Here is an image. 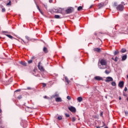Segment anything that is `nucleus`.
Wrapping results in <instances>:
<instances>
[{
	"label": "nucleus",
	"instance_id": "nucleus-43",
	"mask_svg": "<svg viewBox=\"0 0 128 128\" xmlns=\"http://www.w3.org/2000/svg\"><path fill=\"white\" fill-rule=\"evenodd\" d=\"M27 90H32V88H30V87H28L27 88Z\"/></svg>",
	"mask_w": 128,
	"mask_h": 128
},
{
	"label": "nucleus",
	"instance_id": "nucleus-18",
	"mask_svg": "<svg viewBox=\"0 0 128 128\" xmlns=\"http://www.w3.org/2000/svg\"><path fill=\"white\" fill-rule=\"evenodd\" d=\"M82 10V6H80L78 8V10L80 12V10Z\"/></svg>",
	"mask_w": 128,
	"mask_h": 128
},
{
	"label": "nucleus",
	"instance_id": "nucleus-12",
	"mask_svg": "<svg viewBox=\"0 0 128 128\" xmlns=\"http://www.w3.org/2000/svg\"><path fill=\"white\" fill-rule=\"evenodd\" d=\"M110 69L108 68V70H105V73L106 74H108L110 72Z\"/></svg>",
	"mask_w": 128,
	"mask_h": 128
},
{
	"label": "nucleus",
	"instance_id": "nucleus-34",
	"mask_svg": "<svg viewBox=\"0 0 128 128\" xmlns=\"http://www.w3.org/2000/svg\"><path fill=\"white\" fill-rule=\"evenodd\" d=\"M114 6H118V4H116V2H114Z\"/></svg>",
	"mask_w": 128,
	"mask_h": 128
},
{
	"label": "nucleus",
	"instance_id": "nucleus-23",
	"mask_svg": "<svg viewBox=\"0 0 128 128\" xmlns=\"http://www.w3.org/2000/svg\"><path fill=\"white\" fill-rule=\"evenodd\" d=\"M122 52H126V50L125 48H122L121 50Z\"/></svg>",
	"mask_w": 128,
	"mask_h": 128
},
{
	"label": "nucleus",
	"instance_id": "nucleus-22",
	"mask_svg": "<svg viewBox=\"0 0 128 128\" xmlns=\"http://www.w3.org/2000/svg\"><path fill=\"white\" fill-rule=\"evenodd\" d=\"M55 18H60V16L59 15H55Z\"/></svg>",
	"mask_w": 128,
	"mask_h": 128
},
{
	"label": "nucleus",
	"instance_id": "nucleus-59",
	"mask_svg": "<svg viewBox=\"0 0 128 128\" xmlns=\"http://www.w3.org/2000/svg\"><path fill=\"white\" fill-rule=\"evenodd\" d=\"M124 30V31L125 30Z\"/></svg>",
	"mask_w": 128,
	"mask_h": 128
},
{
	"label": "nucleus",
	"instance_id": "nucleus-28",
	"mask_svg": "<svg viewBox=\"0 0 128 128\" xmlns=\"http://www.w3.org/2000/svg\"><path fill=\"white\" fill-rule=\"evenodd\" d=\"M58 96H59L58 94H55L53 96V97L56 98H56H58Z\"/></svg>",
	"mask_w": 128,
	"mask_h": 128
},
{
	"label": "nucleus",
	"instance_id": "nucleus-4",
	"mask_svg": "<svg viewBox=\"0 0 128 128\" xmlns=\"http://www.w3.org/2000/svg\"><path fill=\"white\" fill-rule=\"evenodd\" d=\"M116 8L118 10H124V6L120 4Z\"/></svg>",
	"mask_w": 128,
	"mask_h": 128
},
{
	"label": "nucleus",
	"instance_id": "nucleus-51",
	"mask_svg": "<svg viewBox=\"0 0 128 128\" xmlns=\"http://www.w3.org/2000/svg\"><path fill=\"white\" fill-rule=\"evenodd\" d=\"M0 112H2V110L0 109Z\"/></svg>",
	"mask_w": 128,
	"mask_h": 128
},
{
	"label": "nucleus",
	"instance_id": "nucleus-35",
	"mask_svg": "<svg viewBox=\"0 0 128 128\" xmlns=\"http://www.w3.org/2000/svg\"><path fill=\"white\" fill-rule=\"evenodd\" d=\"M32 60H30L28 61V64H32Z\"/></svg>",
	"mask_w": 128,
	"mask_h": 128
},
{
	"label": "nucleus",
	"instance_id": "nucleus-26",
	"mask_svg": "<svg viewBox=\"0 0 128 128\" xmlns=\"http://www.w3.org/2000/svg\"><path fill=\"white\" fill-rule=\"evenodd\" d=\"M26 38L28 40H32V39H30V37L26 36Z\"/></svg>",
	"mask_w": 128,
	"mask_h": 128
},
{
	"label": "nucleus",
	"instance_id": "nucleus-7",
	"mask_svg": "<svg viewBox=\"0 0 128 128\" xmlns=\"http://www.w3.org/2000/svg\"><path fill=\"white\" fill-rule=\"evenodd\" d=\"M64 12V8H58V9L56 10V12H59L60 14H62Z\"/></svg>",
	"mask_w": 128,
	"mask_h": 128
},
{
	"label": "nucleus",
	"instance_id": "nucleus-31",
	"mask_svg": "<svg viewBox=\"0 0 128 128\" xmlns=\"http://www.w3.org/2000/svg\"><path fill=\"white\" fill-rule=\"evenodd\" d=\"M6 6H12V2L10 1L7 4Z\"/></svg>",
	"mask_w": 128,
	"mask_h": 128
},
{
	"label": "nucleus",
	"instance_id": "nucleus-53",
	"mask_svg": "<svg viewBox=\"0 0 128 128\" xmlns=\"http://www.w3.org/2000/svg\"><path fill=\"white\" fill-rule=\"evenodd\" d=\"M100 116H102V113H101V114H100Z\"/></svg>",
	"mask_w": 128,
	"mask_h": 128
},
{
	"label": "nucleus",
	"instance_id": "nucleus-55",
	"mask_svg": "<svg viewBox=\"0 0 128 128\" xmlns=\"http://www.w3.org/2000/svg\"><path fill=\"white\" fill-rule=\"evenodd\" d=\"M126 100H128V98H126Z\"/></svg>",
	"mask_w": 128,
	"mask_h": 128
},
{
	"label": "nucleus",
	"instance_id": "nucleus-49",
	"mask_svg": "<svg viewBox=\"0 0 128 128\" xmlns=\"http://www.w3.org/2000/svg\"><path fill=\"white\" fill-rule=\"evenodd\" d=\"M106 98H108V96H105Z\"/></svg>",
	"mask_w": 128,
	"mask_h": 128
},
{
	"label": "nucleus",
	"instance_id": "nucleus-36",
	"mask_svg": "<svg viewBox=\"0 0 128 128\" xmlns=\"http://www.w3.org/2000/svg\"><path fill=\"white\" fill-rule=\"evenodd\" d=\"M22 98V96H20L18 97V100H20L21 98Z\"/></svg>",
	"mask_w": 128,
	"mask_h": 128
},
{
	"label": "nucleus",
	"instance_id": "nucleus-57",
	"mask_svg": "<svg viewBox=\"0 0 128 128\" xmlns=\"http://www.w3.org/2000/svg\"><path fill=\"white\" fill-rule=\"evenodd\" d=\"M97 128H100V127H96Z\"/></svg>",
	"mask_w": 128,
	"mask_h": 128
},
{
	"label": "nucleus",
	"instance_id": "nucleus-13",
	"mask_svg": "<svg viewBox=\"0 0 128 128\" xmlns=\"http://www.w3.org/2000/svg\"><path fill=\"white\" fill-rule=\"evenodd\" d=\"M77 100H78V102H82V97H78V98H77Z\"/></svg>",
	"mask_w": 128,
	"mask_h": 128
},
{
	"label": "nucleus",
	"instance_id": "nucleus-33",
	"mask_svg": "<svg viewBox=\"0 0 128 128\" xmlns=\"http://www.w3.org/2000/svg\"><path fill=\"white\" fill-rule=\"evenodd\" d=\"M65 116L66 118H70V114H65Z\"/></svg>",
	"mask_w": 128,
	"mask_h": 128
},
{
	"label": "nucleus",
	"instance_id": "nucleus-8",
	"mask_svg": "<svg viewBox=\"0 0 128 128\" xmlns=\"http://www.w3.org/2000/svg\"><path fill=\"white\" fill-rule=\"evenodd\" d=\"M94 80H102V78L100 76H96L94 77Z\"/></svg>",
	"mask_w": 128,
	"mask_h": 128
},
{
	"label": "nucleus",
	"instance_id": "nucleus-39",
	"mask_svg": "<svg viewBox=\"0 0 128 128\" xmlns=\"http://www.w3.org/2000/svg\"><path fill=\"white\" fill-rule=\"evenodd\" d=\"M125 114H126V116H128V111H125Z\"/></svg>",
	"mask_w": 128,
	"mask_h": 128
},
{
	"label": "nucleus",
	"instance_id": "nucleus-27",
	"mask_svg": "<svg viewBox=\"0 0 128 128\" xmlns=\"http://www.w3.org/2000/svg\"><path fill=\"white\" fill-rule=\"evenodd\" d=\"M2 12H6V8H2Z\"/></svg>",
	"mask_w": 128,
	"mask_h": 128
},
{
	"label": "nucleus",
	"instance_id": "nucleus-42",
	"mask_svg": "<svg viewBox=\"0 0 128 128\" xmlns=\"http://www.w3.org/2000/svg\"><path fill=\"white\" fill-rule=\"evenodd\" d=\"M46 86V84H43V88H44V86Z\"/></svg>",
	"mask_w": 128,
	"mask_h": 128
},
{
	"label": "nucleus",
	"instance_id": "nucleus-48",
	"mask_svg": "<svg viewBox=\"0 0 128 128\" xmlns=\"http://www.w3.org/2000/svg\"><path fill=\"white\" fill-rule=\"evenodd\" d=\"M22 42H24V44H26V42L24 40H22Z\"/></svg>",
	"mask_w": 128,
	"mask_h": 128
},
{
	"label": "nucleus",
	"instance_id": "nucleus-38",
	"mask_svg": "<svg viewBox=\"0 0 128 128\" xmlns=\"http://www.w3.org/2000/svg\"><path fill=\"white\" fill-rule=\"evenodd\" d=\"M124 90V92H127L128 88L126 87H125Z\"/></svg>",
	"mask_w": 128,
	"mask_h": 128
},
{
	"label": "nucleus",
	"instance_id": "nucleus-45",
	"mask_svg": "<svg viewBox=\"0 0 128 128\" xmlns=\"http://www.w3.org/2000/svg\"><path fill=\"white\" fill-rule=\"evenodd\" d=\"M123 96H126V94H124Z\"/></svg>",
	"mask_w": 128,
	"mask_h": 128
},
{
	"label": "nucleus",
	"instance_id": "nucleus-30",
	"mask_svg": "<svg viewBox=\"0 0 128 128\" xmlns=\"http://www.w3.org/2000/svg\"><path fill=\"white\" fill-rule=\"evenodd\" d=\"M72 122H76V118L74 117H72Z\"/></svg>",
	"mask_w": 128,
	"mask_h": 128
},
{
	"label": "nucleus",
	"instance_id": "nucleus-50",
	"mask_svg": "<svg viewBox=\"0 0 128 128\" xmlns=\"http://www.w3.org/2000/svg\"><path fill=\"white\" fill-rule=\"evenodd\" d=\"M45 6V8H48V6Z\"/></svg>",
	"mask_w": 128,
	"mask_h": 128
},
{
	"label": "nucleus",
	"instance_id": "nucleus-41",
	"mask_svg": "<svg viewBox=\"0 0 128 128\" xmlns=\"http://www.w3.org/2000/svg\"><path fill=\"white\" fill-rule=\"evenodd\" d=\"M49 2H50V3L52 2V0H49Z\"/></svg>",
	"mask_w": 128,
	"mask_h": 128
},
{
	"label": "nucleus",
	"instance_id": "nucleus-56",
	"mask_svg": "<svg viewBox=\"0 0 128 128\" xmlns=\"http://www.w3.org/2000/svg\"><path fill=\"white\" fill-rule=\"evenodd\" d=\"M119 30H120V29Z\"/></svg>",
	"mask_w": 128,
	"mask_h": 128
},
{
	"label": "nucleus",
	"instance_id": "nucleus-20",
	"mask_svg": "<svg viewBox=\"0 0 128 128\" xmlns=\"http://www.w3.org/2000/svg\"><path fill=\"white\" fill-rule=\"evenodd\" d=\"M6 36H8V38H10L11 40H12V36L10 35H8V34H6Z\"/></svg>",
	"mask_w": 128,
	"mask_h": 128
},
{
	"label": "nucleus",
	"instance_id": "nucleus-54",
	"mask_svg": "<svg viewBox=\"0 0 128 128\" xmlns=\"http://www.w3.org/2000/svg\"><path fill=\"white\" fill-rule=\"evenodd\" d=\"M6 32V33H8V32Z\"/></svg>",
	"mask_w": 128,
	"mask_h": 128
},
{
	"label": "nucleus",
	"instance_id": "nucleus-52",
	"mask_svg": "<svg viewBox=\"0 0 128 128\" xmlns=\"http://www.w3.org/2000/svg\"><path fill=\"white\" fill-rule=\"evenodd\" d=\"M119 100H122V98H120Z\"/></svg>",
	"mask_w": 128,
	"mask_h": 128
},
{
	"label": "nucleus",
	"instance_id": "nucleus-29",
	"mask_svg": "<svg viewBox=\"0 0 128 128\" xmlns=\"http://www.w3.org/2000/svg\"><path fill=\"white\" fill-rule=\"evenodd\" d=\"M66 98L67 100H72V98L70 96H67Z\"/></svg>",
	"mask_w": 128,
	"mask_h": 128
},
{
	"label": "nucleus",
	"instance_id": "nucleus-10",
	"mask_svg": "<svg viewBox=\"0 0 128 128\" xmlns=\"http://www.w3.org/2000/svg\"><path fill=\"white\" fill-rule=\"evenodd\" d=\"M56 102H62V100L61 98H56Z\"/></svg>",
	"mask_w": 128,
	"mask_h": 128
},
{
	"label": "nucleus",
	"instance_id": "nucleus-25",
	"mask_svg": "<svg viewBox=\"0 0 128 128\" xmlns=\"http://www.w3.org/2000/svg\"><path fill=\"white\" fill-rule=\"evenodd\" d=\"M112 85L113 86H116V84L115 83V82H112Z\"/></svg>",
	"mask_w": 128,
	"mask_h": 128
},
{
	"label": "nucleus",
	"instance_id": "nucleus-24",
	"mask_svg": "<svg viewBox=\"0 0 128 128\" xmlns=\"http://www.w3.org/2000/svg\"><path fill=\"white\" fill-rule=\"evenodd\" d=\"M58 120H62V116H58Z\"/></svg>",
	"mask_w": 128,
	"mask_h": 128
},
{
	"label": "nucleus",
	"instance_id": "nucleus-14",
	"mask_svg": "<svg viewBox=\"0 0 128 128\" xmlns=\"http://www.w3.org/2000/svg\"><path fill=\"white\" fill-rule=\"evenodd\" d=\"M94 52H100V48H94Z\"/></svg>",
	"mask_w": 128,
	"mask_h": 128
},
{
	"label": "nucleus",
	"instance_id": "nucleus-11",
	"mask_svg": "<svg viewBox=\"0 0 128 128\" xmlns=\"http://www.w3.org/2000/svg\"><path fill=\"white\" fill-rule=\"evenodd\" d=\"M20 64H22V66H26V62H20Z\"/></svg>",
	"mask_w": 128,
	"mask_h": 128
},
{
	"label": "nucleus",
	"instance_id": "nucleus-44",
	"mask_svg": "<svg viewBox=\"0 0 128 128\" xmlns=\"http://www.w3.org/2000/svg\"><path fill=\"white\" fill-rule=\"evenodd\" d=\"M16 92H20V89H18L16 90Z\"/></svg>",
	"mask_w": 128,
	"mask_h": 128
},
{
	"label": "nucleus",
	"instance_id": "nucleus-17",
	"mask_svg": "<svg viewBox=\"0 0 128 128\" xmlns=\"http://www.w3.org/2000/svg\"><path fill=\"white\" fill-rule=\"evenodd\" d=\"M120 54V52L118 51V50H116L114 52V56H116V54Z\"/></svg>",
	"mask_w": 128,
	"mask_h": 128
},
{
	"label": "nucleus",
	"instance_id": "nucleus-58",
	"mask_svg": "<svg viewBox=\"0 0 128 128\" xmlns=\"http://www.w3.org/2000/svg\"><path fill=\"white\" fill-rule=\"evenodd\" d=\"M122 4H124V2H122Z\"/></svg>",
	"mask_w": 128,
	"mask_h": 128
},
{
	"label": "nucleus",
	"instance_id": "nucleus-1",
	"mask_svg": "<svg viewBox=\"0 0 128 128\" xmlns=\"http://www.w3.org/2000/svg\"><path fill=\"white\" fill-rule=\"evenodd\" d=\"M106 60L104 59L101 60L98 64V68L100 70H104V68H106Z\"/></svg>",
	"mask_w": 128,
	"mask_h": 128
},
{
	"label": "nucleus",
	"instance_id": "nucleus-46",
	"mask_svg": "<svg viewBox=\"0 0 128 128\" xmlns=\"http://www.w3.org/2000/svg\"><path fill=\"white\" fill-rule=\"evenodd\" d=\"M44 98H48V97L46 96H44Z\"/></svg>",
	"mask_w": 128,
	"mask_h": 128
},
{
	"label": "nucleus",
	"instance_id": "nucleus-16",
	"mask_svg": "<svg viewBox=\"0 0 128 128\" xmlns=\"http://www.w3.org/2000/svg\"><path fill=\"white\" fill-rule=\"evenodd\" d=\"M127 56L126 55L123 56H122V60H126Z\"/></svg>",
	"mask_w": 128,
	"mask_h": 128
},
{
	"label": "nucleus",
	"instance_id": "nucleus-47",
	"mask_svg": "<svg viewBox=\"0 0 128 128\" xmlns=\"http://www.w3.org/2000/svg\"><path fill=\"white\" fill-rule=\"evenodd\" d=\"M112 60H114V58H112Z\"/></svg>",
	"mask_w": 128,
	"mask_h": 128
},
{
	"label": "nucleus",
	"instance_id": "nucleus-15",
	"mask_svg": "<svg viewBox=\"0 0 128 128\" xmlns=\"http://www.w3.org/2000/svg\"><path fill=\"white\" fill-rule=\"evenodd\" d=\"M36 5L38 10L40 11V14H44L42 13V10H40V7H38V4H36Z\"/></svg>",
	"mask_w": 128,
	"mask_h": 128
},
{
	"label": "nucleus",
	"instance_id": "nucleus-40",
	"mask_svg": "<svg viewBox=\"0 0 128 128\" xmlns=\"http://www.w3.org/2000/svg\"><path fill=\"white\" fill-rule=\"evenodd\" d=\"M118 25H116V26H115L116 30H118Z\"/></svg>",
	"mask_w": 128,
	"mask_h": 128
},
{
	"label": "nucleus",
	"instance_id": "nucleus-37",
	"mask_svg": "<svg viewBox=\"0 0 128 128\" xmlns=\"http://www.w3.org/2000/svg\"><path fill=\"white\" fill-rule=\"evenodd\" d=\"M98 6L99 8H102V4H100Z\"/></svg>",
	"mask_w": 128,
	"mask_h": 128
},
{
	"label": "nucleus",
	"instance_id": "nucleus-32",
	"mask_svg": "<svg viewBox=\"0 0 128 128\" xmlns=\"http://www.w3.org/2000/svg\"><path fill=\"white\" fill-rule=\"evenodd\" d=\"M114 60V62H117L118 60V58L116 57Z\"/></svg>",
	"mask_w": 128,
	"mask_h": 128
},
{
	"label": "nucleus",
	"instance_id": "nucleus-6",
	"mask_svg": "<svg viewBox=\"0 0 128 128\" xmlns=\"http://www.w3.org/2000/svg\"><path fill=\"white\" fill-rule=\"evenodd\" d=\"M68 110H70V112H75L76 110V108L72 106L68 107Z\"/></svg>",
	"mask_w": 128,
	"mask_h": 128
},
{
	"label": "nucleus",
	"instance_id": "nucleus-21",
	"mask_svg": "<svg viewBox=\"0 0 128 128\" xmlns=\"http://www.w3.org/2000/svg\"><path fill=\"white\" fill-rule=\"evenodd\" d=\"M43 50L44 52H48V48H46V47L44 48Z\"/></svg>",
	"mask_w": 128,
	"mask_h": 128
},
{
	"label": "nucleus",
	"instance_id": "nucleus-9",
	"mask_svg": "<svg viewBox=\"0 0 128 128\" xmlns=\"http://www.w3.org/2000/svg\"><path fill=\"white\" fill-rule=\"evenodd\" d=\"M124 81H120L119 84H118V86H120V88H122L124 86Z\"/></svg>",
	"mask_w": 128,
	"mask_h": 128
},
{
	"label": "nucleus",
	"instance_id": "nucleus-19",
	"mask_svg": "<svg viewBox=\"0 0 128 128\" xmlns=\"http://www.w3.org/2000/svg\"><path fill=\"white\" fill-rule=\"evenodd\" d=\"M65 80L66 82L68 84H70V80H68V77L65 76Z\"/></svg>",
	"mask_w": 128,
	"mask_h": 128
},
{
	"label": "nucleus",
	"instance_id": "nucleus-5",
	"mask_svg": "<svg viewBox=\"0 0 128 128\" xmlns=\"http://www.w3.org/2000/svg\"><path fill=\"white\" fill-rule=\"evenodd\" d=\"M114 80V79H112V78L108 76L106 78V82H112Z\"/></svg>",
	"mask_w": 128,
	"mask_h": 128
},
{
	"label": "nucleus",
	"instance_id": "nucleus-2",
	"mask_svg": "<svg viewBox=\"0 0 128 128\" xmlns=\"http://www.w3.org/2000/svg\"><path fill=\"white\" fill-rule=\"evenodd\" d=\"M72 12H74V8L72 7H69L66 10V14H72Z\"/></svg>",
	"mask_w": 128,
	"mask_h": 128
},
{
	"label": "nucleus",
	"instance_id": "nucleus-3",
	"mask_svg": "<svg viewBox=\"0 0 128 128\" xmlns=\"http://www.w3.org/2000/svg\"><path fill=\"white\" fill-rule=\"evenodd\" d=\"M41 62H39L38 63V70H40V72H44V67L40 65Z\"/></svg>",
	"mask_w": 128,
	"mask_h": 128
}]
</instances>
